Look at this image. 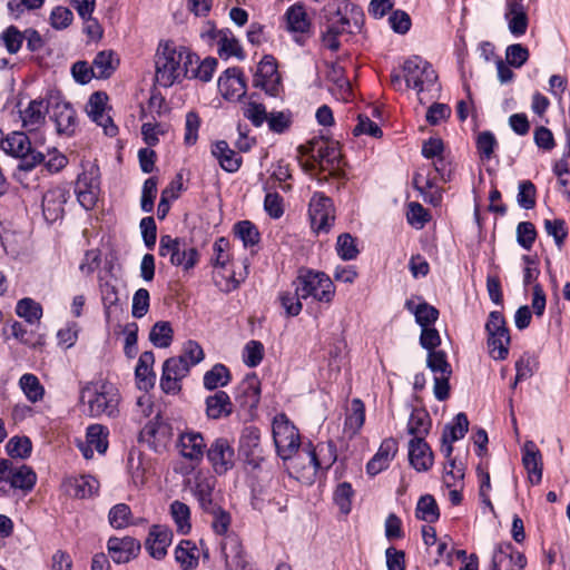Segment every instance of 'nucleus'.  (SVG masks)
I'll use <instances>...</instances> for the list:
<instances>
[{
	"mask_svg": "<svg viewBox=\"0 0 570 570\" xmlns=\"http://www.w3.org/2000/svg\"><path fill=\"white\" fill-rule=\"evenodd\" d=\"M217 67L215 58L199 57L190 48L167 39L158 42L155 52V77L159 86L171 87L184 79L212 80Z\"/></svg>",
	"mask_w": 570,
	"mask_h": 570,
	"instance_id": "f257e3e1",
	"label": "nucleus"
},
{
	"mask_svg": "<svg viewBox=\"0 0 570 570\" xmlns=\"http://www.w3.org/2000/svg\"><path fill=\"white\" fill-rule=\"evenodd\" d=\"M402 72L405 88L414 89L421 104L438 97V75L429 61L420 56H411L404 61Z\"/></svg>",
	"mask_w": 570,
	"mask_h": 570,
	"instance_id": "f03ea898",
	"label": "nucleus"
},
{
	"mask_svg": "<svg viewBox=\"0 0 570 570\" xmlns=\"http://www.w3.org/2000/svg\"><path fill=\"white\" fill-rule=\"evenodd\" d=\"M297 158L305 171L332 170L340 164L341 150L336 141L324 137H315L306 144L298 146Z\"/></svg>",
	"mask_w": 570,
	"mask_h": 570,
	"instance_id": "7ed1b4c3",
	"label": "nucleus"
},
{
	"mask_svg": "<svg viewBox=\"0 0 570 570\" xmlns=\"http://www.w3.org/2000/svg\"><path fill=\"white\" fill-rule=\"evenodd\" d=\"M81 401L88 405L91 417L107 415L115 417L119 413L120 394L115 384L106 381L87 384L80 394Z\"/></svg>",
	"mask_w": 570,
	"mask_h": 570,
	"instance_id": "20e7f679",
	"label": "nucleus"
},
{
	"mask_svg": "<svg viewBox=\"0 0 570 570\" xmlns=\"http://www.w3.org/2000/svg\"><path fill=\"white\" fill-rule=\"evenodd\" d=\"M294 285H297V293L303 299L312 297L320 303L331 304L335 296V285L324 272L301 269Z\"/></svg>",
	"mask_w": 570,
	"mask_h": 570,
	"instance_id": "39448f33",
	"label": "nucleus"
},
{
	"mask_svg": "<svg viewBox=\"0 0 570 570\" xmlns=\"http://www.w3.org/2000/svg\"><path fill=\"white\" fill-rule=\"evenodd\" d=\"M158 255L168 258L171 266L179 267L184 272L193 269L199 262V252L185 238L161 235L158 246Z\"/></svg>",
	"mask_w": 570,
	"mask_h": 570,
	"instance_id": "423d86ee",
	"label": "nucleus"
},
{
	"mask_svg": "<svg viewBox=\"0 0 570 570\" xmlns=\"http://www.w3.org/2000/svg\"><path fill=\"white\" fill-rule=\"evenodd\" d=\"M1 149L9 156L19 158L18 169L30 171L45 161L42 153L32 149L29 137L22 131H12L2 139Z\"/></svg>",
	"mask_w": 570,
	"mask_h": 570,
	"instance_id": "0eeeda50",
	"label": "nucleus"
},
{
	"mask_svg": "<svg viewBox=\"0 0 570 570\" xmlns=\"http://www.w3.org/2000/svg\"><path fill=\"white\" fill-rule=\"evenodd\" d=\"M272 433L278 456L284 461L292 459L301 446V435L286 414L273 419Z\"/></svg>",
	"mask_w": 570,
	"mask_h": 570,
	"instance_id": "6e6552de",
	"label": "nucleus"
},
{
	"mask_svg": "<svg viewBox=\"0 0 570 570\" xmlns=\"http://www.w3.org/2000/svg\"><path fill=\"white\" fill-rule=\"evenodd\" d=\"M304 451L308 464L302 471H296L295 478L305 483L313 482L320 469L331 468L337 459L336 446L332 441L318 443L316 446L309 444Z\"/></svg>",
	"mask_w": 570,
	"mask_h": 570,
	"instance_id": "1a4fd4ad",
	"label": "nucleus"
},
{
	"mask_svg": "<svg viewBox=\"0 0 570 570\" xmlns=\"http://www.w3.org/2000/svg\"><path fill=\"white\" fill-rule=\"evenodd\" d=\"M488 347L492 358L502 361L508 357L510 346L509 330L500 312H491L485 324Z\"/></svg>",
	"mask_w": 570,
	"mask_h": 570,
	"instance_id": "9d476101",
	"label": "nucleus"
},
{
	"mask_svg": "<svg viewBox=\"0 0 570 570\" xmlns=\"http://www.w3.org/2000/svg\"><path fill=\"white\" fill-rule=\"evenodd\" d=\"M0 482H8L12 489L30 492L37 483V474L32 468L14 464L11 460H0Z\"/></svg>",
	"mask_w": 570,
	"mask_h": 570,
	"instance_id": "9b49d317",
	"label": "nucleus"
},
{
	"mask_svg": "<svg viewBox=\"0 0 570 570\" xmlns=\"http://www.w3.org/2000/svg\"><path fill=\"white\" fill-rule=\"evenodd\" d=\"M253 83L271 97H278L282 92V78L277 70L276 59L272 55H265L259 61Z\"/></svg>",
	"mask_w": 570,
	"mask_h": 570,
	"instance_id": "f8f14e48",
	"label": "nucleus"
},
{
	"mask_svg": "<svg viewBox=\"0 0 570 570\" xmlns=\"http://www.w3.org/2000/svg\"><path fill=\"white\" fill-rule=\"evenodd\" d=\"M311 226L316 233H327L335 220L332 199L322 193H315L308 205Z\"/></svg>",
	"mask_w": 570,
	"mask_h": 570,
	"instance_id": "ddd939ff",
	"label": "nucleus"
},
{
	"mask_svg": "<svg viewBox=\"0 0 570 570\" xmlns=\"http://www.w3.org/2000/svg\"><path fill=\"white\" fill-rule=\"evenodd\" d=\"M207 460L217 475H224L235 465V451L226 438L215 439L206 451Z\"/></svg>",
	"mask_w": 570,
	"mask_h": 570,
	"instance_id": "4468645a",
	"label": "nucleus"
},
{
	"mask_svg": "<svg viewBox=\"0 0 570 570\" xmlns=\"http://www.w3.org/2000/svg\"><path fill=\"white\" fill-rule=\"evenodd\" d=\"M88 117L104 129L107 136H116L118 128L114 124L108 108V96L104 91L91 94L86 105Z\"/></svg>",
	"mask_w": 570,
	"mask_h": 570,
	"instance_id": "2eb2a0df",
	"label": "nucleus"
},
{
	"mask_svg": "<svg viewBox=\"0 0 570 570\" xmlns=\"http://www.w3.org/2000/svg\"><path fill=\"white\" fill-rule=\"evenodd\" d=\"M187 361L184 357H169L163 364L160 389L166 394H177L181 390V380L189 374Z\"/></svg>",
	"mask_w": 570,
	"mask_h": 570,
	"instance_id": "dca6fc26",
	"label": "nucleus"
},
{
	"mask_svg": "<svg viewBox=\"0 0 570 570\" xmlns=\"http://www.w3.org/2000/svg\"><path fill=\"white\" fill-rule=\"evenodd\" d=\"M176 446L179 454L194 465L199 464L206 453L203 434L194 430L180 433Z\"/></svg>",
	"mask_w": 570,
	"mask_h": 570,
	"instance_id": "f3484780",
	"label": "nucleus"
},
{
	"mask_svg": "<svg viewBox=\"0 0 570 570\" xmlns=\"http://www.w3.org/2000/svg\"><path fill=\"white\" fill-rule=\"evenodd\" d=\"M238 451L245 456V461L249 466L253 469L261 466L264 459L261 455V432L258 428L250 425L243 429Z\"/></svg>",
	"mask_w": 570,
	"mask_h": 570,
	"instance_id": "a211bd4d",
	"label": "nucleus"
},
{
	"mask_svg": "<svg viewBox=\"0 0 570 570\" xmlns=\"http://www.w3.org/2000/svg\"><path fill=\"white\" fill-rule=\"evenodd\" d=\"M140 435L155 452H161L171 440L173 429L170 424L156 416L145 425Z\"/></svg>",
	"mask_w": 570,
	"mask_h": 570,
	"instance_id": "6ab92c4d",
	"label": "nucleus"
},
{
	"mask_svg": "<svg viewBox=\"0 0 570 570\" xmlns=\"http://www.w3.org/2000/svg\"><path fill=\"white\" fill-rule=\"evenodd\" d=\"M69 198V189L65 186H53L42 196V213L45 219L55 223L62 218L65 204Z\"/></svg>",
	"mask_w": 570,
	"mask_h": 570,
	"instance_id": "aec40b11",
	"label": "nucleus"
},
{
	"mask_svg": "<svg viewBox=\"0 0 570 570\" xmlns=\"http://www.w3.org/2000/svg\"><path fill=\"white\" fill-rule=\"evenodd\" d=\"M220 557L226 570H246L247 560L240 539L235 535H226L220 541Z\"/></svg>",
	"mask_w": 570,
	"mask_h": 570,
	"instance_id": "412c9836",
	"label": "nucleus"
},
{
	"mask_svg": "<svg viewBox=\"0 0 570 570\" xmlns=\"http://www.w3.org/2000/svg\"><path fill=\"white\" fill-rule=\"evenodd\" d=\"M525 557L509 542L499 543L492 556L491 570H523Z\"/></svg>",
	"mask_w": 570,
	"mask_h": 570,
	"instance_id": "4be33fe9",
	"label": "nucleus"
},
{
	"mask_svg": "<svg viewBox=\"0 0 570 570\" xmlns=\"http://www.w3.org/2000/svg\"><path fill=\"white\" fill-rule=\"evenodd\" d=\"M217 87L226 100H239L246 94V83L238 68L226 69L219 76Z\"/></svg>",
	"mask_w": 570,
	"mask_h": 570,
	"instance_id": "5701e85b",
	"label": "nucleus"
},
{
	"mask_svg": "<svg viewBox=\"0 0 570 570\" xmlns=\"http://www.w3.org/2000/svg\"><path fill=\"white\" fill-rule=\"evenodd\" d=\"M49 112L58 132L71 135L75 131L76 111L69 102L52 97L49 100Z\"/></svg>",
	"mask_w": 570,
	"mask_h": 570,
	"instance_id": "b1692460",
	"label": "nucleus"
},
{
	"mask_svg": "<svg viewBox=\"0 0 570 570\" xmlns=\"http://www.w3.org/2000/svg\"><path fill=\"white\" fill-rule=\"evenodd\" d=\"M173 540V532L167 525L154 524L145 541V548L154 559L161 560Z\"/></svg>",
	"mask_w": 570,
	"mask_h": 570,
	"instance_id": "393cba45",
	"label": "nucleus"
},
{
	"mask_svg": "<svg viewBox=\"0 0 570 570\" xmlns=\"http://www.w3.org/2000/svg\"><path fill=\"white\" fill-rule=\"evenodd\" d=\"M469 430V420L465 413H458L453 421L445 425L442 433L441 452L446 459L452 456V444L464 438Z\"/></svg>",
	"mask_w": 570,
	"mask_h": 570,
	"instance_id": "a878e982",
	"label": "nucleus"
},
{
	"mask_svg": "<svg viewBox=\"0 0 570 570\" xmlns=\"http://www.w3.org/2000/svg\"><path fill=\"white\" fill-rule=\"evenodd\" d=\"M107 548L116 563H127L140 551V542L132 537H112L108 540Z\"/></svg>",
	"mask_w": 570,
	"mask_h": 570,
	"instance_id": "bb28decb",
	"label": "nucleus"
},
{
	"mask_svg": "<svg viewBox=\"0 0 570 570\" xmlns=\"http://www.w3.org/2000/svg\"><path fill=\"white\" fill-rule=\"evenodd\" d=\"M504 19L509 31L514 37H521L527 32L529 18L522 0H507Z\"/></svg>",
	"mask_w": 570,
	"mask_h": 570,
	"instance_id": "cd10ccee",
	"label": "nucleus"
},
{
	"mask_svg": "<svg viewBox=\"0 0 570 570\" xmlns=\"http://www.w3.org/2000/svg\"><path fill=\"white\" fill-rule=\"evenodd\" d=\"M108 429L101 424H91L87 428L86 442L79 444V449L86 459H91L94 449L104 454L108 449Z\"/></svg>",
	"mask_w": 570,
	"mask_h": 570,
	"instance_id": "c85d7f7f",
	"label": "nucleus"
},
{
	"mask_svg": "<svg viewBox=\"0 0 570 570\" xmlns=\"http://www.w3.org/2000/svg\"><path fill=\"white\" fill-rule=\"evenodd\" d=\"M432 166L435 173L434 176H431L430 173L428 175H424L423 170L421 169L420 171L415 173L413 177V184L415 188L421 193H423L425 189H431L432 187H434L438 177L443 181L450 179L451 170L443 155L432 159Z\"/></svg>",
	"mask_w": 570,
	"mask_h": 570,
	"instance_id": "c756f323",
	"label": "nucleus"
},
{
	"mask_svg": "<svg viewBox=\"0 0 570 570\" xmlns=\"http://www.w3.org/2000/svg\"><path fill=\"white\" fill-rule=\"evenodd\" d=\"M397 452V442L393 438L383 440L377 452L366 464V472L374 476L386 470Z\"/></svg>",
	"mask_w": 570,
	"mask_h": 570,
	"instance_id": "7c9ffc66",
	"label": "nucleus"
},
{
	"mask_svg": "<svg viewBox=\"0 0 570 570\" xmlns=\"http://www.w3.org/2000/svg\"><path fill=\"white\" fill-rule=\"evenodd\" d=\"M522 463L529 480L539 484L542 480V455L533 441H527L522 446Z\"/></svg>",
	"mask_w": 570,
	"mask_h": 570,
	"instance_id": "2f4dec72",
	"label": "nucleus"
},
{
	"mask_svg": "<svg viewBox=\"0 0 570 570\" xmlns=\"http://www.w3.org/2000/svg\"><path fill=\"white\" fill-rule=\"evenodd\" d=\"M409 461L417 472H425L433 465V453L425 440H410Z\"/></svg>",
	"mask_w": 570,
	"mask_h": 570,
	"instance_id": "473e14b6",
	"label": "nucleus"
},
{
	"mask_svg": "<svg viewBox=\"0 0 570 570\" xmlns=\"http://www.w3.org/2000/svg\"><path fill=\"white\" fill-rule=\"evenodd\" d=\"M326 77L332 82L330 91L336 99L347 101L352 98V87L344 76L343 67L337 63H331Z\"/></svg>",
	"mask_w": 570,
	"mask_h": 570,
	"instance_id": "72a5a7b5",
	"label": "nucleus"
},
{
	"mask_svg": "<svg viewBox=\"0 0 570 570\" xmlns=\"http://www.w3.org/2000/svg\"><path fill=\"white\" fill-rule=\"evenodd\" d=\"M215 478L212 475L198 472L195 476L193 487V494L197 499L200 509H212L215 504L213 501V491L215 489Z\"/></svg>",
	"mask_w": 570,
	"mask_h": 570,
	"instance_id": "f704fd0d",
	"label": "nucleus"
},
{
	"mask_svg": "<svg viewBox=\"0 0 570 570\" xmlns=\"http://www.w3.org/2000/svg\"><path fill=\"white\" fill-rule=\"evenodd\" d=\"M48 112L49 101L31 100L27 108L20 111L22 126L28 130H36L45 122Z\"/></svg>",
	"mask_w": 570,
	"mask_h": 570,
	"instance_id": "c9c22d12",
	"label": "nucleus"
},
{
	"mask_svg": "<svg viewBox=\"0 0 570 570\" xmlns=\"http://www.w3.org/2000/svg\"><path fill=\"white\" fill-rule=\"evenodd\" d=\"M286 30L291 33H306L311 28V20L302 3H294L284 14Z\"/></svg>",
	"mask_w": 570,
	"mask_h": 570,
	"instance_id": "e433bc0d",
	"label": "nucleus"
},
{
	"mask_svg": "<svg viewBox=\"0 0 570 570\" xmlns=\"http://www.w3.org/2000/svg\"><path fill=\"white\" fill-rule=\"evenodd\" d=\"M249 262L245 259L243 262L242 271H233L229 274L225 273V269H218L214 272V283L224 293H230L235 291L239 284L245 281L248 276Z\"/></svg>",
	"mask_w": 570,
	"mask_h": 570,
	"instance_id": "4c0bfd02",
	"label": "nucleus"
},
{
	"mask_svg": "<svg viewBox=\"0 0 570 570\" xmlns=\"http://www.w3.org/2000/svg\"><path fill=\"white\" fill-rule=\"evenodd\" d=\"M212 154L227 173H236L242 165V157L225 140L216 141L212 147Z\"/></svg>",
	"mask_w": 570,
	"mask_h": 570,
	"instance_id": "58836bf2",
	"label": "nucleus"
},
{
	"mask_svg": "<svg viewBox=\"0 0 570 570\" xmlns=\"http://www.w3.org/2000/svg\"><path fill=\"white\" fill-rule=\"evenodd\" d=\"M155 363V355L151 351H146L140 354L135 375L137 380V385L140 390H149L155 384V373L153 372V366Z\"/></svg>",
	"mask_w": 570,
	"mask_h": 570,
	"instance_id": "ea45409f",
	"label": "nucleus"
},
{
	"mask_svg": "<svg viewBox=\"0 0 570 570\" xmlns=\"http://www.w3.org/2000/svg\"><path fill=\"white\" fill-rule=\"evenodd\" d=\"M233 412V403L224 391H217L206 399V414L209 419L219 420L227 417Z\"/></svg>",
	"mask_w": 570,
	"mask_h": 570,
	"instance_id": "a19ab883",
	"label": "nucleus"
},
{
	"mask_svg": "<svg viewBox=\"0 0 570 570\" xmlns=\"http://www.w3.org/2000/svg\"><path fill=\"white\" fill-rule=\"evenodd\" d=\"M431 425L430 414L424 409H413L406 424V431L412 436L411 440H425Z\"/></svg>",
	"mask_w": 570,
	"mask_h": 570,
	"instance_id": "79ce46f5",
	"label": "nucleus"
},
{
	"mask_svg": "<svg viewBox=\"0 0 570 570\" xmlns=\"http://www.w3.org/2000/svg\"><path fill=\"white\" fill-rule=\"evenodd\" d=\"M417 299V303H415L414 299H407L405 302V308L414 315L415 322L421 327L434 325L439 318V311L425 301L421 298Z\"/></svg>",
	"mask_w": 570,
	"mask_h": 570,
	"instance_id": "37998d69",
	"label": "nucleus"
},
{
	"mask_svg": "<svg viewBox=\"0 0 570 570\" xmlns=\"http://www.w3.org/2000/svg\"><path fill=\"white\" fill-rule=\"evenodd\" d=\"M175 560L181 570H194L199 563V549L190 540H181L175 548Z\"/></svg>",
	"mask_w": 570,
	"mask_h": 570,
	"instance_id": "c03bdc74",
	"label": "nucleus"
},
{
	"mask_svg": "<svg viewBox=\"0 0 570 570\" xmlns=\"http://www.w3.org/2000/svg\"><path fill=\"white\" fill-rule=\"evenodd\" d=\"M216 45L217 52L223 59H229L230 57L244 58L242 46L229 29L220 30V38Z\"/></svg>",
	"mask_w": 570,
	"mask_h": 570,
	"instance_id": "a18cd8bd",
	"label": "nucleus"
},
{
	"mask_svg": "<svg viewBox=\"0 0 570 570\" xmlns=\"http://www.w3.org/2000/svg\"><path fill=\"white\" fill-rule=\"evenodd\" d=\"M69 491L72 489V494L77 498H89L98 492L99 482L91 475H81L79 478H70L65 483Z\"/></svg>",
	"mask_w": 570,
	"mask_h": 570,
	"instance_id": "49530a36",
	"label": "nucleus"
},
{
	"mask_svg": "<svg viewBox=\"0 0 570 570\" xmlns=\"http://www.w3.org/2000/svg\"><path fill=\"white\" fill-rule=\"evenodd\" d=\"M119 60L115 57L114 51L102 50L96 55L92 61V70L97 79H107L116 70Z\"/></svg>",
	"mask_w": 570,
	"mask_h": 570,
	"instance_id": "de8ad7c7",
	"label": "nucleus"
},
{
	"mask_svg": "<svg viewBox=\"0 0 570 570\" xmlns=\"http://www.w3.org/2000/svg\"><path fill=\"white\" fill-rule=\"evenodd\" d=\"M243 116L254 127H261L267 119L268 112L264 104L259 102L254 95L249 96L242 106Z\"/></svg>",
	"mask_w": 570,
	"mask_h": 570,
	"instance_id": "09e8293b",
	"label": "nucleus"
},
{
	"mask_svg": "<svg viewBox=\"0 0 570 570\" xmlns=\"http://www.w3.org/2000/svg\"><path fill=\"white\" fill-rule=\"evenodd\" d=\"M415 515L419 520L433 523L439 520L440 511L435 499L431 494L422 495L415 508Z\"/></svg>",
	"mask_w": 570,
	"mask_h": 570,
	"instance_id": "8fccbe9b",
	"label": "nucleus"
},
{
	"mask_svg": "<svg viewBox=\"0 0 570 570\" xmlns=\"http://www.w3.org/2000/svg\"><path fill=\"white\" fill-rule=\"evenodd\" d=\"M170 514L177 531L181 534H187L191 529L189 507L181 501L175 500L170 504Z\"/></svg>",
	"mask_w": 570,
	"mask_h": 570,
	"instance_id": "3c124183",
	"label": "nucleus"
},
{
	"mask_svg": "<svg viewBox=\"0 0 570 570\" xmlns=\"http://www.w3.org/2000/svg\"><path fill=\"white\" fill-rule=\"evenodd\" d=\"M230 381L229 370L218 363L215 364L204 375V386L207 390H216L217 387L226 386Z\"/></svg>",
	"mask_w": 570,
	"mask_h": 570,
	"instance_id": "603ef678",
	"label": "nucleus"
},
{
	"mask_svg": "<svg viewBox=\"0 0 570 570\" xmlns=\"http://www.w3.org/2000/svg\"><path fill=\"white\" fill-rule=\"evenodd\" d=\"M365 421V406L360 399H353L345 417V430L356 433L361 430Z\"/></svg>",
	"mask_w": 570,
	"mask_h": 570,
	"instance_id": "864d4df0",
	"label": "nucleus"
},
{
	"mask_svg": "<svg viewBox=\"0 0 570 570\" xmlns=\"http://www.w3.org/2000/svg\"><path fill=\"white\" fill-rule=\"evenodd\" d=\"M19 386L22 390L26 397L32 403L42 400L45 395V389L41 385L39 379L35 374H23L19 380Z\"/></svg>",
	"mask_w": 570,
	"mask_h": 570,
	"instance_id": "5fc2aeb1",
	"label": "nucleus"
},
{
	"mask_svg": "<svg viewBox=\"0 0 570 570\" xmlns=\"http://www.w3.org/2000/svg\"><path fill=\"white\" fill-rule=\"evenodd\" d=\"M174 331L169 322L160 321L154 324L149 333L150 342L159 348L168 347L173 342Z\"/></svg>",
	"mask_w": 570,
	"mask_h": 570,
	"instance_id": "6e6d98bb",
	"label": "nucleus"
},
{
	"mask_svg": "<svg viewBox=\"0 0 570 570\" xmlns=\"http://www.w3.org/2000/svg\"><path fill=\"white\" fill-rule=\"evenodd\" d=\"M16 313L19 317L24 318L28 323L39 322L42 316L41 305L32 298L24 297L18 301Z\"/></svg>",
	"mask_w": 570,
	"mask_h": 570,
	"instance_id": "4d7b16f0",
	"label": "nucleus"
},
{
	"mask_svg": "<svg viewBox=\"0 0 570 570\" xmlns=\"http://www.w3.org/2000/svg\"><path fill=\"white\" fill-rule=\"evenodd\" d=\"M234 233L245 247L255 246L261 239L257 227L249 220H242L235 224Z\"/></svg>",
	"mask_w": 570,
	"mask_h": 570,
	"instance_id": "13d9d810",
	"label": "nucleus"
},
{
	"mask_svg": "<svg viewBox=\"0 0 570 570\" xmlns=\"http://www.w3.org/2000/svg\"><path fill=\"white\" fill-rule=\"evenodd\" d=\"M8 455L12 459H27L32 451V444L27 436H13L6 445Z\"/></svg>",
	"mask_w": 570,
	"mask_h": 570,
	"instance_id": "bf43d9fd",
	"label": "nucleus"
},
{
	"mask_svg": "<svg viewBox=\"0 0 570 570\" xmlns=\"http://www.w3.org/2000/svg\"><path fill=\"white\" fill-rule=\"evenodd\" d=\"M337 255L343 261H353L358 254L360 249L356 244V239L348 233L341 234L336 240Z\"/></svg>",
	"mask_w": 570,
	"mask_h": 570,
	"instance_id": "052dcab7",
	"label": "nucleus"
},
{
	"mask_svg": "<svg viewBox=\"0 0 570 570\" xmlns=\"http://www.w3.org/2000/svg\"><path fill=\"white\" fill-rule=\"evenodd\" d=\"M428 367L433 372L434 376H451L452 368L446 360L443 351H434L428 354Z\"/></svg>",
	"mask_w": 570,
	"mask_h": 570,
	"instance_id": "680f3d73",
	"label": "nucleus"
},
{
	"mask_svg": "<svg viewBox=\"0 0 570 570\" xmlns=\"http://www.w3.org/2000/svg\"><path fill=\"white\" fill-rule=\"evenodd\" d=\"M204 512L213 515L212 528L214 532L218 535L226 534L232 523L230 514L217 504H214L212 509L204 510Z\"/></svg>",
	"mask_w": 570,
	"mask_h": 570,
	"instance_id": "e2e57ef3",
	"label": "nucleus"
},
{
	"mask_svg": "<svg viewBox=\"0 0 570 570\" xmlns=\"http://www.w3.org/2000/svg\"><path fill=\"white\" fill-rule=\"evenodd\" d=\"M265 122H267L271 131L275 134H283L292 126V112L289 110L272 111L268 114Z\"/></svg>",
	"mask_w": 570,
	"mask_h": 570,
	"instance_id": "0e129e2a",
	"label": "nucleus"
},
{
	"mask_svg": "<svg viewBox=\"0 0 570 570\" xmlns=\"http://www.w3.org/2000/svg\"><path fill=\"white\" fill-rule=\"evenodd\" d=\"M476 149L482 160H490L498 147V140L495 136L489 131H482L476 136Z\"/></svg>",
	"mask_w": 570,
	"mask_h": 570,
	"instance_id": "69168bd1",
	"label": "nucleus"
},
{
	"mask_svg": "<svg viewBox=\"0 0 570 570\" xmlns=\"http://www.w3.org/2000/svg\"><path fill=\"white\" fill-rule=\"evenodd\" d=\"M0 40L7 51L14 55L20 50L24 35L17 27L10 26L1 32Z\"/></svg>",
	"mask_w": 570,
	"mask_h": 570,
	"instance_id": "338daca9",
	"label": "nucleus"
},
{
	"mask_svg": "<svg viewBox=\"0 0 570 570\" xmlns=\"http://www.w3.org/2000/svg\"><path fill=\"white\" fill-rule=\"evenodd\" d=\"M278 298L287 316H297L302 312L303 305L301 299L303 298L297 293V285H295V292H282Z\"/></svg>",
	"mask_w": 570,
	"mask_h": 570,
	"instance_id": "774afa93",
	"label": "nucleus"
}]
</instances>
